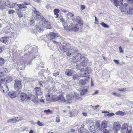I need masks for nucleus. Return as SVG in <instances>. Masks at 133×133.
<instances>
[{
    "instance_id": "obj_1",
    "label": "nucleus",
    "mask_w": 133,
    "mask_h": 133,
    "mask_svg": "<svg viewBox=\"0 0 133 133\" xmlns=\"http://www.w3.org/2000/svg\"><path fill=\"white\" fill-rule=\"evenodd\" d=\"M81 54L78 53L75 57H73L71 61L73 63L78 62V63L76 66V68L77 69L81 70L82 66H86L88 61V59L83 56L81 57Z\"/></svg>"
},
{
    "instance_id": "obj_2",
    "label": "nucleus",
    "mask_w": 133,
    "mask_h": 133,
    "mask_svg": "<svg viewBox=\"0 0 133 133\" xmlns=\"http://www.w3.org/2000/svg\"><path fill=\"white\" fill-rule=\"evenodd\" d=\"M32 10V15L35 19L37 20L42 19V15L39 11L36 10L35 8H33Z\"/></svg>"
},
{
    "instance_id": "obj_3",
    "label": "nucleus",
    "mask_w": 133,
    "mask_h": 133,
    "mask_svg": "<svg viewBox=\"0 0 133 133\" xmlns=\"http://www.w3.org/2000/svg\"><path fill=\"white\" fill-rule=\"evenodd\" d=\"M87 124L89 127L90 131L93 133L95 131V122L91 120H88L87 121Z\"/></svg>"
},
{
    "instance_id": "obj_4",
    "label": "nucleus",
    "mask_w": 133,
    "mask_h": 133,
    "mask_svg": "<svg viewBox=\"0 0 133 133\" xmlns=\"http://www.w3.org/2000/svg\"><path fill=\"white\" fill-rule=\"evenodd\" d=\"M0 86L2 89L3 91L4 92H8L9 90L7 84H5L4 82L3 79L0 78Z\"/></svg>"
},
{
    "instance_id": "obj_5",
    "label": "nucleus",
    "mask_w": 133,
    "mask_h": 133,
    "mask_svg": "<svg viewBox=\"0 0 133 133\" xmlns=\"http://www.w3.org/2000/svg\"><path fill=\"white\" fill-rule=\"evenodd\" d=\"M46 36L49 40H51L59 37V35L55 33L50 32L46 35Z\"/></svg>"
},
{
    "instance_id": "obj_6",
    "label": "nucleus",
    "mask_w": 133,
    "mask_h": 133,
    "mask_svg": "<svg viewBox=\"0 0 133 133\" xmlns=\"http://www.w3.org/2000/svg\"><path fill=\"white\" fill-rule=\"evenodd\" d=\"M70 47V45L69 43L66 42H64L61 45L60 49L64 52H66Z\"/></svg>"
},
{
    "instance_id": "obj_7",
    "label": "nucleus",
    "mask_w": 133,
    "mask_h": 133,
    "mask_svg": "<svg viewBox=\"0 0 133 133\" xmlns=\"http://www.w3.org/2000/svg\"><path fill=\"white\" fill-rule=\"evenodd\" d=\"M89 80V77H86L85 80L81 79L79 81L80 84L82 86H85L86 87H87L89 86L88 83Z\"/></svg>"
},
{
    "instance_id": "obj_8",
    "label": "nucleus",
    "mask_w": 133,
    "mask_h": 133,
    "mask_svg": "<svg viewBox=\"0 0 133 133\" xmlns=\"http://www.w3.org/2000/svg\"><path fill=\"white\" fill-rule=\"evenodd\" d=\"M76 95V94H74V95L72 94L67 95L66 96V103H71L72 101L74 100V97Z\"/></svg>"
},
{
    "instance_id": "obj_9",
    "label": "nucleus",
    "mask_w": 133,
    "mask_h": 133,
    "mask_svg": "<svg viewBox=\"0 0 133 133\" xmlns=\"http://www.w3.org/2000/svg\"><path fill=\"white\" fill-rule=\"evenodd\" d=\"M73 22L75 24H77L79 26H81L83 24V22L81 19L80 17L79 16L76 17V18L73 19Z\"/></svg>"
},
{
    "instance_id": "obj_10",
    "label": "nucleus",
    "mask_w": 133,
    "mask_h": 133,
    "mask_svg": "<svg viewBox=\"0 0 133 133\" xmlns=\"http://www.w3.org/2000/svg\"><path fill=\"white\" fill-rule=\"evenodd\" d=\"M90 73L88 68H85L83 69H82L81 71V76L82 77H89L87 75Z\"/></svg>"
},
{
    "instance_id": "obj_11",
    "label": "nucleus",
    "mask_w": 133,
    "mask_h": 133,
    "mask_svg": "<svg viewBox=\"0 0 133 133\" xmlns=\"http://www.w3.org/2000/svg\"><path fill=\"white\" fill-rule=\"evenodd\" d=\"M21 81L19 80H16L15 82L14 85V88L15 89L18 90L22 88Z\"/></svg>"
},
{
    "instance_id": "obj_12",
    "label": "nucleus",
    "mask_w": 133,
    "mask_h": 133,
    "mask_svg": "<svg viewBox=\"0 0 133 133\" xmlns=\"http://www.w3.org/2000/svg\"><path fill=\"white\" fill-rule=\"evenodd\" d=\"M42 25L44 27V28L45 27L47 29H50L51 28L50 23L46 21L45 19L44 18H43V17L42 18Z\"/></svg>"
},
{
    "instance_id": "obj_13",
    "label": "nucleus",
    "mask_w": 133,
    "mask_h": 133,
    "mask_svg": "<svg viewBox=\"0 0 133 133\" xmlns=\"http://www.w3.org/2000/svg\"><path fill=\"white\" fill-rule=\"evenodd\" d=\"M121 126L118 122H115L114 123L113 128L115 132H117L120 129Z\"/></svg>"
},
{
    "instance_id": "obj_14",
    "label": "nucleus",
    "mask_w": 133,
    "mask_h": 133,
    "mask_svg": "<svg viewBox=\"0 0 133 133\" xmlns=\"http://www.w3.org/2000/svg\"><path fill=\"white\" fill-rule=\"evenodd\" d=\"M29 4V3H25L24 4H17L16 5L19 8L18 9H20L21 10H22L23 11H24L26 9L27 7L26 5H28Z\"/></svg>"
},
{
    "instance_id": "obj_15",
    "label": "nucleus",
    "mask_w": 133,
    "mask_h": 133,
    "mask_svg": "<svg viewBox=\"0 0 133 133\" xmlns=\"http://www.w3.org/2000/svg\"><path fill=\"white\" fill-rule=\"evenodd\" d=\"M79 25L77 24L71 23L70 25V29L74 31H76L79 29Z\"/></svg>"
},
{
    "instance_id": "obj_16",
    "label": "nucleus",
    "mask_w": 133,
    "mask_h": 133,
    "mask_svg": "<svg viewBox=\"0 0 133 133\" xmlns=\"http://www.w3.org/2000/svg\"><path fill=\"white\" fill-rule=\"evenodd\" d=\"M5 4L9 8H14L15 5L17 4L16 3H14L9 2V1H7L5 2Z\"/></svg>"
},
{
    "instance_id": "obj_17",
    "label": "nucleus",
    "mask_w": 133,
    "mask_h": 133,
    "mask_svg": "<svg viewBox=\"0 0 133 133\" xmlns=\"http://www.w3.org/2000/svg\"><path fill=\"white\" fill-rule=\"evenodd\" d=\"M129 8V6L127 3H125L121 6V9L122 12H126Z\"/></svg>"
},
{
    "instance_id": "obj_18",
    "label": "nucleus",
    "mask_w": 133,
    "mask_h": 133,
    "mask_svg": "<svg viewBox=\"0 0 133 133\" xmlns=\"http://www.w3.org/2000/svg\"><path fill=\"white\" fill-rule=\"evenodd\" d=\"M20 98L22 101L27 100L30 98L29 97H27L26 95L24 93H21L20 95Z\"/></svg>"
},
{
    "instance_id": "obj_19",
    "label": "nucleus",
    "mask_w": 133,
    "mask_h": 133,
    "mask_svg": "<svg viewBox=\"0 0 133 133\" xmlns=\"http://www.w3.org/2000/svg\"><path fill=\"white\" fill-rule=\"evenodd\" d=\"M107 122L106 121H103L102 123V125H101V131L103 132H104V130L103 129H103H105L107 126Z\"/></svg>"
},
{
    "instance_id": "obj_20",
    "label": "nucleus",
    "mask_w": 133,
    "mask_h": 133,
    "mask_svg": "<svg viewBox=\"0 0 133 133\" xmlns=\"http://www.w3.org/2000/svg\"><path fill=\"white\" fill-rule=\"evenodd\" d=\"M9 40V39L8 37H2L0 39L1 41L5 44L7 43Z\"/></svg>"
},
{
    "instance_id": "obj_21",
    "label": "nucleus",
    "mask_w": 133,
    "mask_h": 133,
    "mask_svg": "<svg viewBox=\"0 0 133 133\" xmlns=\"http://www.w3.org/2000/svg\"><path fill=\"white\" fill-rule=\"evenodd\" d=\"M34 90L37 95H42V92L40 87H37L35 88Z\"/></svg>"
},
{
    "instance_id": "obj_22",
    "label": "nucleus",
    "mask_w": 133,
    "mask_h": 133,
    "mask_svg": "<svg viewBox=\"0 0 133 133\" xmlns=\"http://www.w3.org/2000/svg\"><path fill=\"white\" fill-rule=\"evenodd\" d=\"M18 117H16L11 119H10L7 121V122L8 123H9L11 122H12L13 123H16V122L20 120L19 119H18Z\"/></svg>"
},
{
    "instance_id": "obj_23",
    "label": "nucleus",
    "mask_w": 133,
    "mask_h": 133,
    "mask_svg": "<svg viewBox=\"0 0 133 133\" xmlns=\"http://www.w3.org/2000/svg\"><path fill=\"white\" fill-rule=\"evenodd\" d=\"M127 129H129V127L128 128V126L127 124L126 123H124L122 125L121 127V130L123 131L124 130L125 131L126 130H127Z\"/></svg>"
},
{
    "instance_id": "obj_24",
    "label": "nucleus",
    "mask_w": 133,
    "mask_h": 133,
    "mask_svg": "<svg viewBox=\"0 0 133 133\" xmlns=\"http://www.w3.org/2000/svg\"><path fill=\"white\" fill-rule=\"evenodd\" d=\"M14 79L13 78L10 76H7L6 78L4 79L5 81L7 83H9L11 81H12Z\"/></svg>"
},
{
    "instance_id": "obj_25",
    "label": "nucleus",
    "mask_w": 133,
    "mask_h": 133,
    "mask_svg": "<svg viewBox=\"0 0 133 133\" xmlns=\"http://www.w3.org/2000/svg\"><path fill=\"white\" fill-rule=\"evenodd\" d=\"M16 11L19 17L21 18L23 17V14L22 12H21V10H20V9H16Z\"/></svg>"
},
{
    "instance_id": "obj_26",
    "label": "nucleus",
    "mask_w": 133,
    "mask_h": 133,
    "mask_svg": "<svg viewBox=\"0 0 133 133\" xmlns=\"http://www.w3.org/2000/svg\"><path fill=\"white\" fill-rule=\"evenodd\" d=\"M73 72L74 71L73 70L67 69L65 71V73L67 75L70 76L71 75Z\"/></svg>"
},
{
    "instance_id": "obj_27",
    "label": "nucleus",
    "mask_w": 133,
    "mask_h": 133,
    "mask_svg": "<svg viewBox=\"0 0 133 133\" xmlns=\"http://www.w3.org/2000/svg\"><path fill=\"white\" fill-rule=\"evenodd\" d=\"M60 10L58 9H55L54 10V14L55 16V17L56 18H57L59 16L58 13L59 12Z\"/></svg>"
},
{
    "instance_id": "obj_28",
    "label": "nucleus",
    "mask_w": 133,
    "mask_h": 133,
    "mask_svg": "<svg viewBox=\"0 0 133 133\" xmlns=\"http://www.w3.org/2000/svg\"><path fill=\"white\" fill-rule=\"evenodd\" d=\"M59 100L61 102L66 103V100L65 99L63 96L62 95L59 96Z\"/></svg>"
},
{
    "instance_id": "obj_29",
    "label": "nucleus",
    "mask_w": 133,
    "mask_h": 133,
    "mask_svg": "<svg viewBox=\"0 0 133 133\" xmlns=\"http://www.w3.org/2000/svg\"><path fill=\"white\" fill-rule=\"evenodd\" d=\"M44 28V27L43 26V25L42 26V27H40L38 28H37L36 29H35L34 30L35 31V33L36 30H38V31L39 32H41L42 31Z\"/></svg>"
},
{
    "instance_id": "obj_30",
    "label": "nucleus",
    "mask_w": 133,
    "mask_h": 133,
    "mask_svg": "<svg viewBox=\"0 0 133 133\" xmlns=\"http://www.w3.org/2000/svg\"><path fill=\"white\" fill-rule=\"evenodd\" d=\"M68 51L66 53V54L68 56H70L74 54V52H72L71 50H70L69 48L68 49Z\"/></svg>"
},
{
    "instance_id": "obj_31",
    "label": "nucleus",
    "mask_w": 133,
    "mask_h": 133,
    "mask_svg": "<svg viewBox=\"0 0 133 133\" xmlns=\"http://www.w3.org/2000/svg\"><path fill=\"white\" fill-rule=\"evenodd\" d=\"M9 95L11 98H15L16 96V94L15 92H11L8 93Z\"/></svg>"
},
{
    "instance_id": "obj_32",
    "label": "nucleus",
    "mask_w": 133,
    "mask_h": 133,
    "mask_svg": "<svg viewBox=\"0 0 133 133\" xmlns=\"http://www.w3.org/2000/svg\"><path fill=\"white\" fill-rule=\"evenodd\" d=\"M52 99L54 102L57 101L59 100V96H57L55 95H53L52 97Z\"/></svg>"
},
{
    "instance_id": "obj_33",
    "label": "nucleus",
    "mask_w": 133,
    "mask_h": 133,
    "mask_svg": "<svg viewBox=\"0 0 133 133\" xmlns=\"http://www.w3.org/2000/svg\"><path fill=\"white\" fill-rule=\"evenodd\" d=\"M115 114L117 115L123 116L124 115V112L122 111H119L115 113Z\"/></svg>"
},
{
    "instance_id": "obj_34",
    "label": "nucleus",
    "mask_w": 133,
    "mask_h": 133,
    "mask_svg": "<svg viewBox=\"0 0 133 133\" xmlns=\"http://www.w3.org/2000/svg\"><path fill=\"white\" fill-rule=\"evenodd\" d=\"M34 100L36 101H37V102H38L39 101L43 103L44 102V100L43 99H39V100H38V97L36 95L35 96V97L34 98Z\"/></svg>"
},
{
    "instance_id": "obj_35",
    "label": "nucleus",
    "mask_w": 133,
    "mask_h": 133,
    "mask_svg": "<svg viewBox=\"0 0 133 133\" xmlns=\"http://www.w3.org/2000/svg\"><path fill=\"white\" fill-rule=\"evenodd\" d=\"M5 5L3 2L0 1V9H4L5 8Z\"/></svg>"
},
{
    "instance_id": "obj_36",
    "label": "nucleus",
    "mask_w": 133,
    "mask_h": 133,
    "mask_svg": "<svg viewBox=\"0 0 133 133\" xmlns=\"http://www.w3.org/2000/svg\"><path fill=\"white\" fill-rule=\"evenodd\" d=\"M88 91V90L87 89H82L81 90V94L82 95H84L87 93Z\"/></svg>"
},
{
    "instance_id": "obj_37",
    "label": "nucleus",
    "mask_w": 133,
    "mask_h": 133,
    "mask_svg": "<svg viewBox=\"0 0 133 133\" xmlns=\"http://www.w3.org/2000/svg\"><path fill=\"white\" fill-rule=\"evenodd\" d=\"M70 49L71 50L72 52H74V54L77 51V49L75 47H71Z\"/></svg>"
},
{
    "instance_id": "obj_38",
    "label": "nucleus",
    "mask_w": 133,
    "mask_h": 133,
    "mask_svg": "<svg viewBox=\"0 0 133 133\" xmlns=\"http://www.w3.org/2000/svg\"><path fill=\"white\" fill-rule=\"evenodd\" d=\"M95 129L96 128H99L100 127V124L98 121H96L95 122Z\"/></svg>"
},
{
    "instance_id": "obj_39",
    "label": "nucleus",
    "mask_w": 133,
    "mask_h": 133,
    "mask_svg": "<svg viewBox=\"0 0 133 133\" xmlns=\"http://www.w3.org/2000/svg\"><path fill=\"white\" fill-rule=\"evenodd\" d=\"M80 77L78 74H75L73 75V78L74 79H78Z\"/></svg>"
},
{
    "instance_id": "obj_40",
    "label": "nucleus",
    "mask_w": 133,
    "mask_h": 133,
    "mask_svg": "<svg viewBox=\"0 0 133 133\" xmlns=\"http://www.w3.org/2000/svg\"><path fill=\"white\" fill-rule=\"evenodd\" d=\"M5 62V60L3 58L0 57V65H2L4 64Z\"/></svg>"
},
{
    "instance_id": "obj_41",
    "label": "nucleus",
    "mask_w": 133,
    "mask_h": 133,
    "mask_svg": "<svg viewBox=\"0 0 133 133\" xmlns=\"http://www.w3.org/2000/svg\"><path fill=\"white\" fill-rule=\"evenodd\" d=\"M44 112L47 114H50L52 112V111L49 109L45 110Z\"/></svg>"
},
{
    "instance_id": "obj_42",
    "label": "nucleus",
    "mask_w": 133,
    "mask_h": 133,
    "mask_svg": "<svg viewBox=\"0 0 133 133\" xmlns=\"http://www.w3.org/2000/svg\"><path fill=\"white\" fill-rule=\"evenodd\" d=\"M4 31L6 33H8L10 31V29L7 27L5 28V29H4Z\"/></svg>"
},
{
    "instance_id": "obj_43",
    "label": "nucleus",
    "mask_w": 133,
    "mask_h": 133,
    "mask_svg": "<svg viewBox=\"0 0 133 133\" xmlns=\"http://www.w3.org/2000/svg\"><path fill=\"white\" fill-rule=\"evenodd\" d=\"M112 0L114 1L115 5L116 6H118L119 5V2L118 0H112L111 1L112 2Z\"/></svg>"
},
{
    "instance_id": "obj_44",
    "label": "nucleus",
    "mask_w": 133,
    "mask_h": 133,
    "mask_svg": "<svg viewBox=\"0 0 133 133\" xmlns=\"http://www.w3.org/2000/svg\"><path fill=\"white\" fill-rule=\"evenodd\" d=\"M63 24V26H64V28L65 29L68 30H71L70 28V25L69 26V27L68 25L65 26V24Z\"/></svg>"
},
{
    "instance_id": "obj_45",
    "label": "nucleus",
    "mask_w": 133,
    "mask_h": 133,
    "mask_svg": "<svg viewBox=\"0 0 133 133\" xmlns=\"http://www.w3.org/2000/svg\"><path fill=\"white\" fill-rule=\"evenodd\" d=\"M112 94L114 96L117 97H120L121 95L119 94H117L116 92H112Z\"/></svg>"
},
{
    "instance_id": "obj_46",
    "label": "nucleus",
    "mask_w": 133,
    "mask_h": 133,
    "mask_svg": "<svg viewBox=\"0 0 133 133\" xmlns=\"http://www.w3.org/2000/svg\"><path fill=\"white\" fill-rule=\"evenodd\" d=\"M101 24L105 28L108 27V26L104 22H102L101 23Z\"/></svg>"
},
{
    "instance_id": "obj_47",
    "label": "nucleus",
    "mask_w": 133,
    "mask_h": 133,
    "mask_svg": "<svg viewBox=\"0 0 133 133\" xmlns=\"http://www.w3.org/2000/svg\"><path fill=\"white\" fill-rule=\"evenodd\" d=\"M15 12V11L12 10H9L8 12L9 14H13Z\"/></svg>"
},
{
    "instance_id": "obj_48",
    "label": "nucleus",
    "mask_w": 133,
    "mask_h": 133,
    "mask_svg": "<svg viewBox=\"0 0 133 133\" xmlns=\"http://www.w3.org/2000/svg\"><path fill=\"white\" fill-rule=\"evenodd\" d=\"M56 121L57 122H59L60 121L59 117V116H57L56 118Z\"/></svg>"
},
{
    "instance_id": "obj_49",
    "label": "nucleus",
    "mask_w": 133,
    "mask_h": 133,
    "mask_svg": "<svg viewBox=\"0 0 133 133\" xmlns=\"http://www.w3.org/2000/svg\"><path fill=\"white\" fill-rule=\"evenodd\" d=\"M119 52L120 53H123V51L122 50V47L121 46H120L119 47Z\"/></svg>"
},
{
    "instance_id": "obj_50",
    "label": "nucleus",
    "mask_w": 133,
    "mask_h": 133,
    "mask_svg": "<svg viewBox=\"0 0 133 133\" xmlns=\"http://www.w3.org/2000/svg\"><path fill=\"white\" fill-rule=\"evenodd\" d=\"M115 115V114L114 113H110V114H107V116L111 117V116H113Z\"/></svg>"
},
{
    "instance_id": "obj_51",
    "label": "nucleus",
    "mask_w": 133,
    "mask_h": 133,
    "mask_svg": "<svg viewBox=\"0 0 133 133\" xmlns=\"http://www.w3.org/2000/svg\"><path fill=\"white\" fill-rule=\"evenodd\" d=\"M131 130L132 129L131 127H129V129H127V133H131Z\"/></svg>"
},
{
    "instance_id": "obj_52",
    "label": "nucleus",
    "mask_w": 133,
    "mask_h": 133,
    "mask_svg": "<svg viewBox=\"0 0 133 133\" xmlns=\"http://www.w3.org/2000/svg\"><path fill=\"white\" fill-rule=\"evenodd\" d=\"M37 124L39 126H41L43 125V124L42 123L40 122L39 121H38L37 123Z\"/></svg>"
},
{
    "instance_id": "obj_53",
    "label": "nucleus",
    "mask_w": 133,
    "mask_h": 133,
    "mask_svg": "<svg viewBox=\"0 0 133 133\" xmlns=\"http://www.w3.org/2000/svg\"><path fill=\"white\" fill-rule=\"evenodd\" d=\"M67 15L70 17H73L74 15V14L69 12L67 13Z\"/></svg>"
},
{
    "instance_id": "obj_54",
    "label": "nucleus",
    "mask_w": 133,
    "mask_h": 133,
    "mask_svg": "<svg viewBox=\"0 0 133 133\" xmlns=\"http://www.w3.org/2000/svg\"><path fill=\"white\" fill-rule=\"evenodd\" d=\"M61 10V11L65 13H68V10H64V9H60Z\"/></svg>"
},
{
    "instance_id": "obj_55",
    "label": "nucleus",
    "mask_w": 133,
    "mask_h": 133,
    "mask_svg": "<svg viewBox=\"0 0 133 133\" xmlns=\"http://www.w3.org/2000/svg\"><path fill=\"white\" fill-rule=\"evenodd\" d=\"M91 106L92 107V108L94 109H96L98 107H99V105L98 104L95 106H92V105Z\"/></svg>"
},
{
    "instance_id": "obj_56",
    "label": "nucleus",
    "mask_w": 133,
    "mask_h": 133,
    "mask_svg": "<svg viewBox=\"0 0 133 133\" xmlns=\"http://www.w3.org/2000/svg\"><path fill=\"white\" fill-rule=\"evenodd\" d=\"M95 23L96 24H98V21L97 18L95 16Z\"/></svg>"
},
{
    "instance_id": "obj_57",
    "label": "nucleus",
    "mask_w": 133,
    "mask_h": 133,
    "mask_svg": "<svg viewBox=\"0 0 133 133\" xmlns=\"http://www.w3.org/2000/svg\"><path fill=\"white\" fill-rule=\"evenodd\" d=\"M77 94V95L75 96V97H74V100L75 99V100L77 98H79V97H78L79 95L78 94H77L76 93H75L74 94Z\"/></svg>"
},
{
    "instance_id": "obj_58",
    "label": "nucleus",
    "mask_w": 133,
    "mask_h": 133,
    "mask_svg": "<svg viewBox=\"0 0 133 133\" xmlns=\"http://www.w3.org/2000/svg\"><path fill=\"white\" fill-rule=\"evenodd\" d=\"M114 62L116 64H119V62L118 60L114 59L113 60Z\"/></svg>"
},
{
    "instance_id": "obj_59",
    "label": "nucleus",
    "mask_w": 133,
    "mask_h": 133,
    "mask_svg": "<svg viewBox=\"0 0 133 133\" xmlns=\"http://www.w3.org/2000/svg\"><path fill=\"white\" fill-rule=\"evenodd\" d=\"M126 88H123L121 89H119L118 90L119 91H126Z\"/></svg>"
},
{
    "instance_id": "obj_60",
    "label": "nucleus",
    "mask_w": 133,
    "mask_h": 133,
    "mask_svg": "<svg viewBox=\"0 0 133 133\" xmlns=\"http://www.w3.org/2000/svg\"><path fill=\"white\" fill-rule=\"evenodd\" d=\"M128 3L131 4H133V0H127Z\"/></svg>"
},
{
    "instance_id": "obj_61",
    "label": "nucleus",
    "mask_w": 133,
    "mask_h": 133,
    "mask_svg": "<svg viewBox=\"0 0 133 133\" xmlns=\"http://www.w3.org/2000/svg\"><path fill=\"white\" fill-rule=\"evenodd\" d=\"M85 8V6L84 5H82L81 6V9L82 10H83Z\"/></svg>"
},
{
    "instance_id": "obj_62",
    "label": "nucleus",
    "mask_w": 133,
    "mask_h": 133,
    "mask_svg": "<svg viewBox=\"0 0 133 133\" xmlns=\"http://www.w3.org/2000/svg\"><path fill=\"white\" fill-rule=\"evenodd\" d=\"M54 76H57L59 75V73L58 72H57L55 73L54 74Z\"/></svg>"
},
{
    "instance_id": "obj_63",
    "label": "nucleus",
    "mask_w": 133,
    "mask_h": 133,
    "mask_svg": "<svg viewBox=\"0 0 133 133\" xmlns=\"http://www.w3.org/2000/svg\"><path fill=\"white\" fill-rule=\"evenodd\" d=\"M53 43H54V44H56V46H57V45H59V43L58 42H57L56 41H53Z\"/></svg>"
},
{
    "instance_id": "obj_64",
    "label": "nucleus",
    "mask_w": 133,
    "mask_h": 133,
    "mask_svg": "<svg viewBox=\"0 0 133 133\" xmlns=\"http://www.w3.org/2000/svg\"><path fill=\"white\" fill-rule=\"evenodd\" d=\"M83 115L85 116H86L87 115V114L86 112H83L82 113Z\"/></svg>"
}]
</instances>
